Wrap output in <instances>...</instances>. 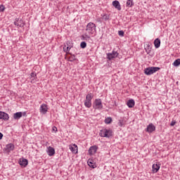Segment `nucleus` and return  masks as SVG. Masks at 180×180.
I'll return each instance as SVG.
<instances>
[{"mask_svg":"<svg viewBox=\"0 0 180 180\" xmlns=\"http://www.w3.org/2000/svg\"><path fill=\"white\" fill-rule=\"evenodd\" d=\"M159 70L160 68L158 67H148L144 69L143 72L146 75H153V74H155Z\"/></svg>","mask_w":180,"mask_h":180,"instance_id":"f03ea898","label":"nucleus"},{"mask_svg":"<svg viewBox=\"0 0 180 180\" xmlns=\"http://www.w3.org/2000/svg\"><path fill=\"white\" fill-rule=\"evenodd\" d=\"M173 65H174V67H179V65H180V59L178 58V59L175 60L174 62L173 63Z\"/></svg>","mask_w":180,"mask_h":180,"instance_id":"a878e982","label":"nucleus"},{"mask_svg":"<svg viewBox=\"0 0 180 180\" xmlns=\"http://www.w3.org/2000/svg\"><path fill=\"white\" fill-rule=\"evenodd\" d=\"M111 54L114 56L115 58H116V57L119 56V53H117V51L115 50L112 51V53H111Z\"/></svg>","mask_w":180,"mask_h":180,"instance_id":"7c9ffc66","label":"nucleus"},{"mask_svg":"<svg viewBox=\"0 0 180 180\" xmlns=\"http://www.w3.org/2000/svg\"><path fill=\"white\" fill-rule=\"evenodd\" d=\"M101 18L103 19V20H105V22H108V20H110V15L108 14H104L103 15H101Z\"/></svg>","mask_w":180,"mask_h":180,"instance_id":"412c9836","label":"nucleus"},{"mask_svg":"<svg viewBox=\"0 0 180 180\" xmlns=\"http://www.w3.org/2000/svg\"><path fill=\"white\" fill-rule=\"evenodd\" d=\"M69 148L73 154H77L78 153V146L76 144L70 145Z\"/></svg>","mask_w":180,"mask_h":180,"instance_id":"f8f14e48","label":"nucleus"},{"mask_svg":"<svg viewBox=\"0 0 180 180\" xmlns=\"http://www.w3.org/2000/svg\"><path fill=\"white\" fill-rule=\"evenodd\" d=\"M22 116H26V112H18L13 114V117L15 120H19Z\"/></svg>","mask_w":180,"mask_h":180,"instance_id":"0eeeda50","label":"nucleus"},{"mask_svg":"<svg viewBox=\"0 0 180 180\" xmlns=\"http://www.w3.org/2000/svg\"><path fill=\"white\" fill-rule=\"evenodd\" d=\"M86 30L87 33H85L82 36V40H86V41H89V40H91V41H92L91 35L96 32V25L94 24V22H89L86 25Z\"/></svg>","mask_w":180,"mask_h":180,"instance_id":"f257e3e1","label":"nucleus"},{"mask_svg":"<svg viewBox=\"0 0 180 180\" xmlns=\"http://www.w3.org/2000/svg\"><path fill=\"white\" fill-rule=\"evenodd\" d=\"M2 137H4V134L0 132V140H2Z\"/></svg>","mask_w":180,"mask_h":180,"instance_id":"e433bc0d","label":"nucleus"},{"mask_svg":"<svg viewBox=\"0 0 180 180\" xmlns=\"http://www.w3.org/2000/svg\"><path fill=\"white\" fill-rule=\"evenodd\" d=\"M107 58L109 60V61H110L111 60H113V58H115L112 53H107Z\"/></svg>","mask_w":180,"mask_h":180,"instance_id":"cd10ccee","label":"nucleus"},{"mask_svg":"<svg viewBox=\"0 0 180 180\" xmlns=\"http://www.w3.org/2000/svg\"><path fill=\"white\" fill-rule=\"evenodd\" d=\"M99 136L101 137H106L107 139H110L112 137V130L107 129H102L99 133Z\"/></svg>","mask_w":180,"mask_h":180,"instance_id":"20e7f679","label":"nucleus"},{"mask_svg":"<svg viewBox=\"0 0 180 180\" xmlns=\"http://www.w3.org/2000/svg\"><path fill=\"white\" fill-rule=\"evenodd\" d=\"M112 6H114L115 9H117V11H122V6H120V2L117 0L112 1Z\"/></svg>","mask_w":180,"mask_h":180,"instance_id":"4468645a","label":"nucleus"},{"mask_svg":"<svg viewBox=\"0 0 180 180\" xmlns=\"http://www.w3.org/2000/svg\"><path fill=\"white\" fill-rule=\"evenodd\" d=\"M94 98V94L89 93L86 96V101H89L90 102H92V99Z\"/></svg>","mask_w":180,"mask_h":180,"instance_id":"aec40b11","label":"nucleus"},{"mask_svg":"<svg viewBox=\"0 0 180 180\" xmlns=\"http://www.w3.org/2000/svg\"><path fill=\"white\" fill-rule=\"evenodd\" d=\"M69 61L71 63L75 61V55H71V56L69 57Z\"/></svg>","mask_w":180,"mask_h":180,"instance_id":"c85d7f7f","label":"nucleus"},{"mask_svg":"<svg viewBox=\"0 0 180 180\" xmlns=\"http://www.w3.org/2000/svg\"><path fill=\"white\" fill-rule=\"evenodd\" d=\"M134 6V2L133 1V0H127V6L128 8H131V6Z\"/></svg>","mask_w":180,"mask_h":180,"instance_id":"4be33fe9","label":"nucleus"},{"mask_svg":"<svg viewBox=\"0 0 180 180\" xmlns=\"http://www.w3.org/2000/svg\"><path fill=\"white\" fill-rule=\"evenodd\" d=\"M105 124H110L112 123V117H108L105 119L104 120Z\"/></svg>","mask_w":180,"mask_h":180,"instance_id":"393cba45","label":"nucleus"},{"mask_svg":"<svg viewBox=\"0 0 180 180\" xmlns=\"http://www.w3.org/2000/svg\"><path fill=\"white\" fill-rule=\"evenodd\" d=\"M87 164L90 168H96V163L94 162L92 159H89L87 162Z\"/></svg>","mask_w":180,"mask_h":180,"instance_id":"a211bd4d","label":"nucleus"},{"mask_svg":"<svg viewBox=\"0 0 180 180\" xmlns=\"http://www.w3.org/2000/svg\"><path fill=\"white\" fill-rule=\"evenodd\" d=\"M0 119L3 120H9V115L5 112L0 111Z\"/></svg>","mask_w":180,"mask_h":180,"instance_id":"2eb2a0df","label":"nucleus"},{"mask_svg":"<svg viewBox=\"0 0 180 180\" xmlns=\"http://www.w3.org/2000/svg\"><path fill=\"white\" fill-rule=\"evenodd\" d=\"M84 106L89 108H91L92 106V101H89L87 100H85Z\"/></svg>","mask_w":180,"mask_h":180,"instance_id":"b1692460","label":"nucleus"},{"mask_svg":"<svg viewBox=\"0 0 180 180\" xmlns=\"http://www.w3.org/2000/svg\"><path fill=\"white\" fill-rule=\"evenodd\" d=\"M46 153L48 155H49V157H53V155L56 154V150L54 149V148L49 146L47 148Z\"/></svg>","mask_w":180,"mask_h":180,"instance_id":"ddd939ff","label":"nucleus"},{"mask_svg":"<svg viewBox=\"0 0 180 180\" xmlns=\"http://www.w3.org/2000/svg\"><path fill=\"white\" fill-rule=\"evenodd\" d=\"M160 168H161V164L160 163H155L152 166V171L153 174H156L158 171H160Z\"/></svg>","mask_w":180,"mask_h":180,"instance_id":"9b49d317","label":"nucleus"},{"mask_svg":"<svg viewBox=\"0 0 180 180\" xmlns=\"http://www.w3.org/2000/svg\"><path fill=\"white\" fill-rule=\"evenodd\" d=\"M176 124V121L172 120V122L170 123V126H175Z\"/></svg>","mask_w":180,"mask_h":180,"instance_id":"72a5a7b5","label":"nucleus"},{"mask_svg":"<svg viewBox=\"0 0 180 180\" xmlns=\"http://www.w3.org/2000/svg\"><path fill=\"white\" fill-rule=\"evenodd\" d=\"M124 124L122 122V120H120L118 122V126H120V127H123Z\"/></svg>","mask_w":180,"mask_h":180,"instance_id":"f704fd0d","label":"nucleus"},{"mask_svg":"<svg viewBox=\"0 0 180 180\" xmlns=\"http://www.w3.org/2000/svg\"><path fill=\"white\" fill-rule=\"evenodd\" d=\"M68 46H65L63 47V51H65V53H68L69 50H71V45L68 44V43L67 44Z\"/></svg>","mask_w":180,"mask_h":180,"instance_id":"5701e85b","label":"nucleus"},{"mask_svg":"<svg viewBox=\"0 0 180 180\" xmlns=\"http://www.w3.org/2000/svg\"><path fill=\"white\" fill-rule=\"evenodd\" d=\"M15 26H18V27H25V22L22 19L15 18L14 22Z\"/></svg>","mask_w":180,"mask_h":180,"instance_id":"423d86ee","label":"nucleus"},{"mask_svg":"<svg viewBox=\"0 0 180 180\" xmlns=\"http://www.w3.org/2000/svg\"><path fill=\"white\" fill-rule=\"evenodd\" d=\"M119 36H121V37H123L124 36V32L123 30H120L118 32Z\"/></svg>","mask_w":180,"mask_h":180,"instance_id":"2f4dec72","label":"nucleus"},{"mask_svg":"<svg viewBox=\"0 0 180 180\" xmlns=\"http://www.w3.org/2000/svg\"><path fill=\"white\" fill-rule=\"evenodd\" d=\"M81 49H85L86 47V42L82 41L80 44Z\"/></svg>","mask_w":180,"mask_h":180,"instance_id":"c756f323","label":"nucleus"},{"mask_svg":"<svg viewBox=\"0 0 180 180\" xmlns=\"http://www.w3.org/2000/svg\"><path fill=\"white\" fill-rule=\"evenodd\" d=\"M93 108L95 110H102L103 109V105L102 104V100L101 98H96L93 104Z\"/></svg>","mask_w":180,"mask_h":180,"instance_id":"7ed1b4c3","label":"nucleus"},{"mask_svg":"<svg viewBox=\"0 0 180 180\" xmlns=\"http://www.w3.org/2000/svg\"><path fill=\"white\" fill-rule=\"evenodd\" d=\"M146 131H147V133H150V134L153 133V131H155V126L153 123L149 124L147 126Z\"/></svg>","mask_w":180,"mask_h":180,"instance_id":"9d476101","label":"nucleus"},{"mask_svg":"<svg viewBox=\"0 0 180 180\" xmlns=\"http://www.w3.org/2000/svg\"><path fill=\"white\" fill-rule=\"evenodd\" d=\"M49 110V107L46 104H42L40 106L39 112L40 113H42V115H46Z\"/></svg>","mask_w":180,"mask_h":180,"instance_id":"1a4fd4ad","label":"nucleus"},{"mask_svg":"<svg viewBox=\"0 0 180 180\" xmlns=\"http://www.w3.org/2000/svg\"><path fill=\"white\" fill-rule=\"evenodd\" d=\"M98 146L94 145L89 148V155H94V154H96V152L98 151Z\"/></svg>","mask_w":180,"mask_h":180,"instance_id":"6e6552de","label":"nucleus"},{"mask_svg":"<svg viewBox=\"0 0 180 180\" xmlns=\"http://www.w3.org/2000/svg\"><path fill=\"white\" fill-rule=\"evenodd\" d=\"M6 150L8 153L13 151L15 150V145L13 143H8L6 146Z\"/></svg>","mask_w":180,"mask_h":180,"instance_id":"dca6fc26","label":"nucleus"},{"mask_svg":"<svg viewBox=\"0 0 180 180\" xmlns=\"http://www.w3.org/2000/svg\"><path fill=\"white\" fill-rule=\"evenodd\" d=\"M127 105L128 108H134V105H136V103L134 102V100L129 99L127 101Z\"/></svg>","mask_w":180,"mask_h":180,"instance_id":"6ab92c4d","label":"nucleus"},{"mask_svg":"<svg viewBox=\"0 0 180 180\" xmlns=\"http://www.w3.org/2000/svg\"><path fill=\"white\" fill-rule=\"evenodd\" d=\"M18 164H20V165L23 168H26V167H27V164H29V161L27 159L21 158L19 159Z\"/></svg>","mask_w":180,"mask_h":180,"instance_id":"39448f33","label":"nucleus"},{"mask_svg":"<svg viewBox=\"0 0 180 180\" xmlns=\"http://www.w3.org/2000/svg\"><path fill=\"white\" fill-rule=\"evenodd\" d=\"M5 11V6L4 5L0 6V12H4Z\"/></svg>","mask_w":180,"mask_h":180,"instance_id":"473e14b6","label":"nucleus"},{"mask_svg":"<svg viewBox=\"0 0 180 180\" xmlns=\"http://www.w3.org/2000/svg\"><path fill=\"white\" fill-rule=\"evenodd\" d=\"M31 78H32V81H34V79L37 78V75L35 73V72H32L31 73Z\"/></svg>","mask_w":180,"mask_h":180,"instance_id":"bb28decb","label":"nucleus"},{"mask_svg":"<svg viewBox=\"0 0 180 180\" xmlns=\"http://www.w3.org/2000/svg\"><path fill=\"white\" fill-rule=\"evenodd\" d=\"M153 44L155 49H160V46H161V39L157 38L154 40Z\"/></svg>","mask_w":180,"mask_h":180,"instance_id":"f3484780","label":"nucleus"},{"mask_svg":"<svg viewBox=\"0 0 180 180\" xmlns=\"http://www.w3.org/2000/svg\"><path fill=\"white\" fill-rule=\"evenodd\" d=\"M52 131H53V133H56V131H58L57 127H52Z\"/></svg>","mask_w":180,"mask_h":180,"instance_id":"c9c22d12","label":"nucleus"}]
</instances>
